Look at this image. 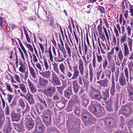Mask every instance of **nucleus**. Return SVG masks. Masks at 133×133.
Instances as JSON below:
<instances>
[{"label": "nucleus", "mask_w": 133, "mask_h": 133, "mask_svg": "<svg viewBox=\"0 0 133 133\" xmlns=\"http://www.w3.org/2000/svg\"><path fill=\"white\" fill-rule=\"evenodd\" d=\"M102 106L99 104L96 103L94 104L91 102L89 108L90 111L94 114L98 115L99 117L101 115L102 112Z\"/></svg>", "instance_id": "1"}, {"label": "nucleus", "mask_w": 133, "mask_h": 133, "mask_svg": "<svg viewBox=\"0 0 133 133\" xmlns=\"http://www.w3.org/2000/svg\"><path fill=\"white\" fill-rule=\"evenodd\" d=\"M90 95L92 99L99 101L101 100V92L98 90H93L90 92Z\"/></svg>", "instance_id": "2"}, {"label": "nucleus", "mask_w": 133, "mask_h": 133, "mask_svg": "<svg viewBox=\"0 0 133 133\" xmlns=\"http://www.w3.org/2000/svg\"><path fill=\"white\" fill-rule=\"evenodd\" d=\"M56 91L55 87L51 86H48L46 89L44 90L43 92L47 97H51Z\"/></svg>", "instance_id": "3"}, {"label": "nucleus", "mask_w": 133, "mask_h": 133, "mask_svg": "<svg viewBox=\"0 0 133 133\" xmlns=\"http://www.w3.org/2000/svg\"><path fill=\"white\" fill-rule=\"evenodd\" d=\"M104 122L106 126L113 127L115 124L116 121L112 118L108 117L105 119Z\"/></svg>", "instance_id": "4"}, {"label": "nucleus", "mask_w": 133, "mask_h": 133, "mask_svg": "<svg viewBox=\"0 0 133 133\" xmlns=\"http://www.w3.org/2000/svg\"><path fill=\"white\" fill-rule=\"evenodd\" d=\"M52 80L51 83L54 85H60L61 84L59 78L54 72L52 74Z\"/></svg>", "instance_id": "5"}, {"label": "nucleus", "mask_w": 133, "mask_h": 133, "mask_svg": "<svg viewBox=\"0 0 133 133\" xmlns=\"http://www.w3.org/2000/svg\"><path fill=\"white\" fill-rule=\"evenodd\" d=\"M131 108L129 105H125L122 109V112L123 114L125 115H128L131 111Z\"/></svg>", "instance_id": "6"}, {"label": "nucleus", "mask_w": 133, "mask_h": 133, "mask_svg": "<svg viewBox=\"0 0 133 133\" xmlns=\"http://www.w3.org/2000/svg\"><path fill=\"white\" fill-rule=\"evenodd\" d=\"M78 64L79 69L81 75L82 76L84 74V68L83 62L81 59H79L78 61Z\"/></svg>", "instance_id": "7"}, {"label": "nucleus", "mask_w": 133, "mask_h": 133, "mask_svg": "<svg viewBox=\"0 0 133 133\" xmlns=\"http://www.w3.org/2000/svg\"><path fill=\"white\" fill-rule=\"evenodd\" d=\"M72 93L71 91V89L70 87L65 90L64 91V96L67 98L69 99L72 97Z\"/></svg>", "instance_id": "8"}, {"label": "nucleus", "mask_w": 133, "mask_h": 133, "mask_svg": "<svg viewBox=\"0 0 133 133\" xmlns=\"http://www.w3.org/2000/svg\"><path fill=\"white\" fill-rule=\"evenodd\" d=\"M11 119L13 121H18L21 117V115L19 113H11Z\"/></svg>", "instance_id": "9"}, {"label": "nucleus", "mask_w": 133, "mask_h": 133, "mask_svg": "<svg viewBox=\"0 0 133 133\" xmlns=\"http://www.w3.org/2000/svg\"><path fill=\"white\" fill-rule=\"evenodd\" d=\"M26 125L27 128L29 130L32 129L34 125V120L32 119H29L28 121L26 122Z\"/></svg>", "instance_id": "10"}, {"label": "nucleus", "mask_w": 133, "mask_h": 133, "mask_svg": "<svg viewBox=\"0 0 133 133\" xmlns=\"http://www.w3.org/2000/svg\"><path fill=\"white\" fill-rule=\"evenodd\" d=\"M119 82L120 85L123 87L125 86L126 84L125 78L123 74L122 75L119 77Z\"/></svg>", "instance_id": "11"}, {"label": "nucleus", "mask_w": 133, "mask_h": 133, "mask_svg": "<svg viewBox=\"0 0 133 133\" xmlns=\"http://www.w3.org/2000/svg\"><path fill=\"white\" fill-rule=\"evenodd\" d=\"M91 116L89 113L86 112L83 114L82 117L83 120L86 122H88L90 121Z\"/></svg>", "instance_id": "12"}, {"label": "nucleus", "mask_w": 133, "mask_h": 133, "mask_svg": "<svg viewBox=\"0 0 133 133\" xmlns=\"http://www.w3.org/2000/svg\"><path fill=\"white\" fill-rule=\"evenodd\" d=\"M44 122L46 123H48L50 122L51 120L50 115L49 113H45L44 115Z\"/></svg>", "instance_id": "13"}, {"label": "nucleus", "mask_w": 133, "mask_h": 133, "mask_svg": "<svg viewBox=\"0 0 133 133\" xmlns=\"http://www.w3.org/2000/svg\"><path fill=\"white\" fill-rule=\"evenodd\" d=\"M36 131H35V133H43L44 132L43 126L42 125H37L36 127Z\"/></svg>", "instance_id": "14"}, {"label": "nucleus", "mask_w": 133, "mask_h": 133, "mask_svg": "<svg viewBox=\"0 0 133 133\" xmlns=\"http://www.w3.org/2000/svg\"><path fill=\"white\" fill-rule=\"evenodd\" d=\"M28 83L29 86L30 87V89L31 92L33 93L35 92L36 91V89L34 87V84L30 81L29 80L28 81Z\"/></svg>", "instance_id": "15"}, {"label": "nucleus", "mask_w": 133, "mask_h": 133, "mask_svg": "<svg viewBox=\"0 0 133 133\" xmlns=\"http://www.w3.org/2000/svg\"><path fill=\"white\" fill-rule=\"evenodd\" d=\"M16 129L18 132H21L24 130V128L22 124H19L15 125Z\"/></svg>", "instance_id": "16"}, {"label": "nucleus", "mask_w": 133, "mask_h": 133, "mask_svg": "<svg viewBox=\"0 0 133 133\" xmlns=\"http://www.w3.org/2000/svg\"><path fill=\"white\" fill-rule=\"evenodd\" d=\"M25 98L29 102L30 104H32L34 103V101L32 96L30 94H28L26 96Z\"/></svg>", "instance_id": "17"}, {"label": "nucleus", "mask_w": 133, "mask_h": 133, "mask_svg": "<svg viewBox=\"0 0 133 133\" xmlns=\"http://www.w3.org/2000/svg\"><path fill=\"white\" fill-rule=\"evenodd\" d=\"M89 77L90 78V82H91L94 78V71L93 69L91 66H89Z\"/></svg>", "instance_id": "18"}, {"label": "nucleus", "mask_w": 133, "mask_h": 133, "mask_svg": "<svg viewBox=\"0 0 133 133\" xmlns=\"http://www.w3.org/2000/svg\"><path fill=\"white\" fill-rule=\"evenodd\" d=\"M40 72L41 74L44 77L46 78H49L50 77V72L49 71L43 72L42 70Z\"/></svg>", "instance_id": "19"}, {"label": "nucleus", "mask_w": 133, "mask_h": 133, "mask_svg": "<svg viewBox=\"0 0 133 133\" xmlns=\"http://www.w3.org/2000/svg\"><path fill=\"white\" fill-rule=\"evenodd\" d=\"M116 91L115 85H111V87L110 89V93L112 97L115 95Z\"/></svg>", "instance_id": "20"}, {"label": "nucleus", "mask_w": 133, "mask_h": 133, "mask_svg": "<svg viewBox=\"0 0 133 133\" xmlns=\"http://www.w3.org/2000/svg\"><path fill=\"white\" fill-rule=\"evenodd\" d=\"M39 82L40 85L43 86L47 85L49 82L47 79H44L43 78H41L40 79Z\"/></svg>", "instance_id": "21"}, {"label": "nucleus", "mask_w": 133, "mask_h": 133, "mask_svg": "<svg viewBox=\"0 0 133 133\" xmlns=\"http://www.w3.org/2000/svg\"><path fill=\"white\" fill-rule=\"evenodd\" d=\"M124 55L126 57L128 56L129 53V50L127 46V43L124 44Z\"/></svg>", "instance_id": "22"}, {"label": "nucleus", "mask_w": 133, "mask_h": 133, "mask_svg": "<svg viewBox=\"0 0 133 133\" xmlns=\"http://www.w3.org/2000/svg\"><path fill=\"white\" fill-rule=\"evenodd\" d=\"M36 110L39 115H40L41 116H42L44 114V110L41 106H40L37 107L36 109Z\"/></svg>", "instance_id": "23"}, {"label": "nucleus", "mask_w": 133, "mask_h": 133, "mask_svg": "<svg viewBox=\"0 0 133 133\" xmlns=\"http://www.w3.org/2000/svg\"><path fill=\"white\" fill-rule=\"evenodd\" d=\"M82 98V105L84 107H86L87 104L89 103V101L86 98L83 97Z\"/></svg>", "instance_id": "24"}, {"label": "nucleus", "mask_w": 133, "mask_h": 133, "mask_svg": "<svg viewBox=\"0 0 133 133\" xmlns=\"http://www.w3.org/2000/svg\"><path fill=\"white\" fill-rule=\"evenodd\" d=\"M19 88L24 93H26L27 91L25 85L23 84H19Z\"/></svg>", "instance_id": "25"}, {"label": "nucleus", "mask_w": 133, "mask_h": 133, "mask_svg": "<svg viewBox=\"0 0 133 133\" xmlns=\"http://www.w3.org/2000/svg\"><path fill=\"white\" fill-rule=\"evenodd\" d=\"M5 117L3 114L0 115V128H2V126L4 122Z\"/></svg>", "instance_id": "26"}, {"label": "nucleus", "mask_w": 133, "mask_h": 133, "mask_svg": "<svg viewBox=\"0 0 133 133\" xmlns=\"http://www.w3.org/2000/svg\"><path fill=\"white\" fill-rule=\"evenodd\" d=\"M102 96L101 95L102 99H103L105 101H106L107 100L108 97L109 96V93H108L107 92H103Z\"/></svg>", "instance_id": "27"}, {"label": "nucleus", "mask_w": 133, "mask_h": 133, "mask_svg": "<svg viewBox=\"0 0 133 133\" xmlns=\"http://www.w3.org/2000/svg\"><path fill=\"white\" fill-rule=\"evenodd\" d=\"M108 81L107 79L102 80L101 85L103 87H106L108 85Z\"/></svg>", "instance_id": "28"}, {"label": "nucleus", "mask_w": 133, "mask_h": 133, "mask_svg": "<svg viewBox=\"0 0 133 133\" xmlns=\"http://www.w3.org/2000/svg\"><path fill=\"white\" fill-rule=\"evenodd\" d=\"M47 101L48 104L50 107H54V102L52 99L49 98L47 100Z\"/></svg>", "instance_id": "29"}, {"label": "nucleus", "mask_w": 133, "mask_h": 133, "mask_svg": "<svg viewBox=\"0 0 133 133\" xmlns=\"http://www.w3.org/2000/svg\"><path fill=\"white\" fill-rule=\"evenodd\" d=\"M102 63H103V68L104 69H105L108 65V63L107 59H103Z\"/></svg>", "instance_id": "30"}, {"label": "nucleus", "mask_w": 133, "mask_h": 133, "mask_svg": "<svg viewBox=\"0 0 133 133\" xmlns=\"http://www.w3.org/2000/svg\"><path fill=\"white\" fill-rule=\"evenodd\" d=\"M29 69L32 77L34 78H35L36 77V74L35 72L34 69L32 67H30Z\"/></svg>", "instance_id": "31"}, {"label": "nucleus", "mask_w": 133, "mask_h": 133, "mask_svg": "<svg viewBox=\"0 0 133 133\" xmlns=\"http://www.w3.org/2000/svg\"><path fill=\"white\" fill-rule=\"evenodd\" d=\"M97 120L96 118L91 116L90 119V121L88 122L91 124H93L96 122Z\"/></svg>", "instance_id": "32"}, {"label": "nucleus", "mask_w": 133, "mask_h": 133, "mask_svg": "<svg viewBox=\"0 0 133 133\" xmlns=\"http://www.w3.org/2000/svg\"><path fill=\"white\" fill-rule=\"evenodd\" d=\"M106 108L107 111L109 112L114 111L112 107L111 104H107V105Z\"/></svg>", "instance_id": "33"}, {"label": "nucleus", "mask_w": 133, "mask_h": 133, "mask_svg": "<svg viewBox=\"0 0 133 133\" xmlns=\"http://www.w3.org/2000/svg\"><path fill=\"white\" fill-rule=\"evenodd\" d=\"M129 95L132 98H133V88H130L128 90Z\"/></svg>", "instance_id": "34"}, {"label": "nucleus", "mask_w": 133, "mask_h": 133, "mask_svg": "<svg viewBox=\"0 0 133 133\" xmlns=\"http://www.w3.org/2000/svg\"><path fill=\"white\" fill-rule=\"evenodd\" d=\"M106 76L110 79V76L111 72L109 70H105V71Z\"/></svg>", "instance_id": "35"}, {"label": "nucleus", "mask_w": 133, "mask_h": 133, "mask_svg": "<svg viewBox=\"0 0 133 133\" xmlns=\"http://www.w3.org/2000/svg\"><path fill=\"white\" fill-rule=\"evenodd\" d=\"M7 99L9 103H10L11 102V100L13 97V96L9 94H8L7 95Z\"/></svg>", "instance_id": "36"}, {"label": "nucleus", "mask_w": 133, "mask_h": 133, "mask_svg": "<svg viewBox=\"0 0 133 133\" xmlns=\"http://www.w3.org/2000/svg\"><path fill=\"white\" fill-rule=\"evenodd\" d=\"M59 68L61 71L64 74H65L64 70L65 69V66L62 63L59 65Z\"/></svg>", "instance_id": "37"}, {"label": "nucleus", "mask_w": 133, "mask_h": 133, "mask_svg": "<svg viewBox=\"0 0 133 133\" xmlns=\"http://www.w3.org/2000/svg\"><path fill=\"white\" fill-rule=\"evenodd\" d=\"M98 10H99L101 13H103L105 12V10L104 8L102 6H99Z\"/></svg>", "instance_id": "38"}, {"label": "nucleus", "mask_w": 133, "mask_h": 133, "mask_svg": "<svg viewBox=\"0 0 133 133\" xmlns=\"http://www.w3.org/2000/svg\"><path fill=\"white\" fill-rule=\"evenodd\" d=\"M11 127H7L4 129V132L5 133H10L11 132Z\"/></svg>", "instance_id": "39"}, {"label": "nucleus", "mask_w": 133, "mask_h": 133, "mask_svg": "<svg viewBox=\"0 0 133 133\" xmlns=\"http://www.w3.org/2000/svg\"><path fill=\"white\" fill-rule=\"evenodd\" d=\"M59 48L60 50L64 53V56L65 57V56H66H66H65V54H66V52L63 47V45H60Z\"/></svg>", "instance_id": "40"}, {"label": "nucleus", "mask_w": 133, "mask_h": 133, "mask_svg": "<svg viewBox=\"0 0 133 133\" xmlns=\"http://www.w3.org/2000/svg\"><path fill=\"white\" fill-rule=\"evenodd\" d=\"M80 110L78 108H75V116L76 117H79L80 115Z\"/></svg>", "instance_id": "41"}, {"label": "nucleus", "mask_w": 133, "mask_h": 133, "mask_svg": "<svg viewBox=\"0 0 133 133\" xmlns=\"http://www.w3.org/2000/svg\"><path fill=\"white\" fill-rule=\"evenodd\" d=\"M49 54L50 60L51 62H52L53 61V57L51 52V48H49Z\"/></svg>", "instance_id": "42"}, {"label": "nucleus", "mask_w": 133, "mask_h": 133, "mask_svg": "<svg viewBox=\"0 0 133 133\" xmlns=\"http://www.w3.org/2000/svg\"><path fill=\"white\" fill-rule=\"evenodd\" d=\"M18 105L23 108L25 106L24 102L22 100H19L18 103Z\"/></svg>", "instance_id": "43"}, {"label": "nucleus", "mask_w": 133, "mask_h": 133, "mask_svg": "<svg viewBox=\"0 0 133 133\" xmlns=\"http://www.w3.org/2000/svg\"><path fill=\"white\" fill-rule=\"evenodd\" d=\"M103 28L104 29V31L105 32V35L107 37V38L108 40V42H109V35L108 34L107 32V29L105 28L104 27H103Z\"/></svg>", "instance_id": "44"}, {"label": "nucleus", "mask_w": 133, "mask_h": 133, "mask_svg": "<svg viewBox=\"0 0 133 133\" xmlns=\"http://www.w3.org/2000/svg\"><path fill=\"white\" fill-rule=\"evenodd\" d=\"M101 43H102V50L103 51L102 52V54H105V52L104 51V50H105V51H106V47L105 45L104 44V43H103L102 41H101Z\"/></svg>", "instance_id": "45"}, {"label": "nucleus", "mask_w": 133, "mask_h": 133, "mask_svg": "<svg viewBox=\"0 0 133 133\" xmlns=\"http://www.w3.org/2000/svg\"><path fill=\"white\" fill-rule=\"evenodd\" d=\"M118 56L120 60L122 61L123 59V55L122 53L121 50H120L119 53L118 54Z\"/></svg>", "instance_id": "46"}, {"label": "nucleus", "mask_w": 133, "mask_h": 133, "mask_svg": "<svg viewBox=\"0 0 133 133\" xmlns=\"http://www.w3.org/2000/svg\"><path fill=\"white\" fill-rule=\"evenodd\" d=\"M96 58L95 56L94 57L93 60H92V66L94 68H96Z\"/></svg>", "instance_id": "47"}, {"label": "nucleus", "mask_w": 133, "mask_h": 133, "mask_svg": "<svg viewBox=\"0 0 133 133\" xmlns=\"http://www.w3.org/2000/svg\"><path fill=\"white\" fill-rule=\"evenodd\" d=\"M39 100L40 102L41 103L43 104V105L45 108L47 107V104L46 103L44 99H42L41 98H39Z\"/></svg>", "instance_id": "48"}, {"label": "nucleus", "mask_w": 133, "mask_h": 133, "mask_svg": "<svg viewBox=\"0 0 133 133\" xmlns=\"http://www.w3.org/2000/svg\"><path fill=\"white\" fill-rule=\"evenodd\" d=\"M99 37L103 41H104V40H106L104 35L103 33L99 34Z\"/></svg>", "instance_id": "49"}, {"label": "nucleus", "mask_w": 133, "mask_h": 133, "mask_svg": "<svg viewBox=\"0 0 133 133\" xmlns=\"http://www.w3.org/2000/svg\"><path fill=\"white\" fill-rule=\"evenodd\" d=\"M124 73L126 77L128 78L129 77V73L128 69L127 67L124 69Z\"/></svg>", "instance_id": "50"}, {"label": "nucleus", "mask_w": 133, "mask_h": 133, "mask_svg": "<svg viewBox=\"0 0 133 133\" xmlns=\"http://www.w3.org/2000/svg\"><path fill=\"white\" fill-rule=\"evenodd\" d=\"M66 48L68 50V53L70 57H71V51L70 49L69 46L68 45H66Z\"/></svg>", "instance_id": "51"}, {"label": "nucleus", "mask_w": 133, "mask_h": 133, "mask_svg": "<svg viewBox=\"0 0 133 133\" xmlns=\"http://www.w3.org/2000/svg\"><path fill=\"white\" fill-rule=\"evenodd\" d=\"M102 72V69L100 70L99 71L97 72V80H99V77L101 75V74Z\"/></svg>", "instance_id": "52"}, {"label": "nucleus", "mask_w": 133, "mask_h": 133, "mask_svg": "<svg viewBox=\"0 0 133 133\" xmlns=\"http://www.w3.org/2000/svg\"><path fill=\"white\" fill-rule=\"evenodd\" d=\"M17 101L15 99H14L12 102L10 104L11 107H13L17 104Z\"/></svg>", "instance_id": "53"}, {"label": "nucleus", "mask_w": 133, "mask_h": 133, "mask_svg": "<svg viewBox=\"0 0 133 133\" xmlns=\"http://www.w3.org/2000/svg\"><path fill=\"white\" fill-rule=\"evenodd\" d=\"M53 98L54 100H59L60 99V97L58 95L55 94L53 96Z\"/></svg>", "instance_id": "54"}, {"label": "nucleus", "mask_w": 133, "mask_h": 133, "mask_svg": "<svg viewBox=\"0 0 133 133\" xmlns=\"http://www.w3.org/2000/svg\"><path fill=\"white\" fill-rule=\"evenodd\" d=\"M97 59L98 62L99 63L102 62V57L101 55H97Z\"/></svg>", "instance_id": "55"}, {"label": "nucleus", "mask_w": 133, "mask_h": 133, "mask_svg": "<svg viewBox=\"0 0 133 133\" xmlns=\"http://www.w3.org/2000/svg\"><path fill=\"white\" fill-rule=\"evenodd\" d=\"M27 47L31 52H33V49L31 45L29 44H27Z\"/></svg>", "instance_id": "56"}, {"label": "nucleus", "mask_w": 133, "mask_h": 133, "mask_svg": "<svg viewBox=\"0 0 133 133\" xmlns=\"http://www.w3.org/2000/svg\"><path fill=\"white\" fill-rule=\"evenodd\" d=\"M7 89L8 91L10 92H13L12 89L11 88V86L10 85H6Z\"/></svg>", "instance_id": "57"}, {"label": "nucleus", "mask_w": 133, "mask_h": 133, "mask_svg": "<svg viewBox=\"0 0 133 133\" xmlns=\"http://www.w3.org/2000/svg\"><path fill=\"white\" fill-rule=\"evenodd\" d=\"M19 50L21 53V56L22 57V58L23 60H25V58L23 53L22 52V51L21 50L20 48H18Z\"/></svg>", "instance_id": "58"}, {"label": "nucleus", "mask_w": 133, "mask_h": 133, "mask_svg": "<svg viewBox=\"0 0 133 133\" xmlns=\"http://www.w3.org/2000/svg\"><path fill=\"white\" fill-rule=\"evenodd\" d=\"M129 128L133 127V119L131 120L129 122Z\"/></svg>", "instance_id": "59"}, {"label": "nucleus", "mask_w": 133, "mask_h": 133, "mask_svg": "<svg viewBox=\"0 0 133 133\" xmlns=\"http://www.w3.org/2000/svg\"><path fill=\"white\" fill-rule=\"evenodd\" d=\"M58 91L60 92H62L64 88L63 87H57Z\"/></svg>", "instance_id": "60"}, {"label": "nucleus", "mask_w": 133, "mask_h": 133, "mask_svg": "<svg viewBox=\"0 0 133 133\" xmlns=\"http://www.w3.org/2000/svg\"><path fill=\"white\" fill-rule=\"evenodd\" d=\"M44 65L46 69H49V66L48 65L47 62L46 60H45L44 62Z\"/></svg>", "instance_id": "61"}, {"label": "nucleus", "mask_w": 133, "mask_h": 133, "mask_svg": "<svg viewBox=\"0 0 133 133\" xmlns=\"http://www.w3.org/2000/svg\"><path fill=\"white\" fill-rule=\"evenodd\" d=\"M127 29L128 31V33L129 34H130L131 30V27L129 26H128L127 27Z\"/></svg>", "instance_id": "62"}, {"label": "nucleus", "mask_w": 133, "mask_h": 133, "mask_svg": "<svg viewBox=\"0 0 133 133\" xmlns=\"http://www.w3.org/2000/svg\"><path fill=\"white\" fill-rule=\"evenodd\" d=\"M121 121V124L122 125L124 124V122L125 121V119L123 116H121L120 118Z\"/></svg>", "instance_id": "63"}, {"label": "nucleus", "mask_w": 133, "mask_h": 133, "mask_svg": "<svg viewBox=\"0 0 133 133\" xmlns=\"http://www.w3.org/2000/svg\"><path fill=\"white\" fill-rule=\"evenodd\" d=\"M54 23L55 22L54 21L53 19H52L50 21V25L51 26H53L54 25Z\"/></svg>", "instance_id": "64"}]
</instances>
